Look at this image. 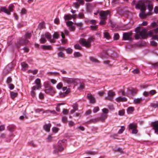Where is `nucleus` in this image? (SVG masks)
I'll list each match as a JSON object with an SVG mask.
<instances>
[{"mask_svg": "<svg viewBox=\"0 0 158 158\" xmlns=\"http://www.w3.org/2000/svg\"><path fill=\"white\" fill-rule=\"evenodd\" d=\"M147 2V0H141L139 1L135 5V8L136 9H140L141 12L139 14V16L142 19L145 18L147 17V15L145 13V11L146 9L145 3Z\"/></svg>", "mask_w": 158, "mask_h": 158, "instance_id": "obj_1", "label": "nucleus"}, {"mask_svg": "<svg viewBox=\"0 0 158 158\" xmlns=\"http://www.w3.org/2000/svg\"><path fill=\"white\" fill-rule=\"evenodd\" d=\"M94 38L93 36L89 37L87 40L81 38L79 40V43L83 46L87 48H89L91 46V43L94 42Z\"/></svg>", "mask_w": 158, "mask_h": 158, "instance_id": "obj_2", "label": "nucleus"}, {"mask_svg": "<svg viewBox=\"0 0 158 158\" xmlns=\"http://www.w3.org/2000/svg\"><path fill=\"white\" fill-rule=\"evenodd\" d=\"M31 36V33L27 32L24 36L23 39H21L19 41V44L17 45L18 48L20 47L21 45H23L27 44L29 41L28 39H30Z\"/></svg>", "mask_w": 158, "mask_h": 158, "instance_id": "obj_3", "label": "nucleus"}, {"mask_svg": "<svg viewBox=\"0 0 158 158\" xmlns=\"http://www.w3.org/2000/svg\"><path fill=\"white\" fill-rule=\"evenodd\" d=\"M148 37L147 30L145 29H143L140 32L139 34H136L135 35V38L136 40L139 39H145Z\"/></svg>", "mask_w": 158, "mask_h": 158, "instance_id": "obj_4", "label": "nucleus"}, {"mask_svg": "<svg viewBox=\"0 0 158 158\" xmlns=\"http://www.w3.org/2000/svg\"><path fill=\"white\" fill-rule=\"evenodd\" d=\"M62 141H59L57 144L55 146V149L54 150V153H58L59 152H61L64 150V149L62 144Z\"/></svg>", "mask_w": 158, "mask_h": 158, "instance_id": "obj_5", "label": "nucleus"}, {"mask_svg": "<svg viewBox=\"0 0 158 158\" xmlns=\"http://www.w3.org/2000/svg\"><path fill=\"white\" fill-rule=\"evenodd\" d=\"M107 115L106 114H102L101 116L94 119H91L90 121L95 123L100 121L102 122H104L107 117Z\"/></svg>", "mask_w": 158, "mask_h": 158, "instance_id": "obj_6", "label": "nucleus"}, {"mask_svg": "<svg viewBox=\"0 0 158 158\" xmlns=\"http://www.w3.org/2000/svg\"><path fill=\"white\" fill-rule=\"evenodd\" d=\"M14 6L13 5H10L9 6V10H7L5 7H1V10L2 12L10 15V12L13 11V8Z\"/></svg>", "mask_w": 158, "mask_h": 158, "instance_id": "obj_7", "label": "nucleus"}, {"mask_svg": "<svg viewBox=\"0 0 158 158\" xmlns=\"http://www.w3.org/2000/svg\"><path fill=\"white\" fill-rule=\"evenodd\" d=\"M115 95V93L112 90H109L107 93V96L105 97V99L112 101Z\"/></svg>", "mask_w": 158, "mask_h": 158, "instance_id": "obj_8", "label": "nucleus"}, {"mask_svg": "<svg viewBox=\"0 0 158 158\" xmlns=\"http://www.w3.org/2000/svg\"><path fill=\"white\" fill-rule=\"evenodd\" d=\"M132 34V33L131 32L124 33L123 34V40H132V39L131 38V35Z\"/></svg>", "mask_w": 158, "mask_h": 158, "instance_id": "obj_9", "label": "nucleus"}, {"mask_svg": "<svg viewBox=\"0 0 158 158\" xmlns=\"http://www.w3.org/2000/svg\"><path fill=\"white\" fill-rule=\"evenodd\" d=\"M63 92H60L59 93V95L60 97H64L66 96L70 92V89L67 88V87H63Z\"/></svg>", "mask_w": 158, "mask_h": 158, "instance_id": "obj_10", "label": "nucleus"}, {"mask_svg": "<svg viewBox=\"0 0 158 158\" xmlns=\"http://www.w3.org/2000/svg\"><path fill=\"white\" fill-rule=\"evenodd\" d=\"M110 11L109 10L106 11L102 10L99 13V15L100 16V19H107V16L109 14Z\"/></svg>", "mask_w": 158, "mask_h": 158, "instance_id": "obj_11", "label": "nucleus"}, {"mask_svg": "<svg viewBox=\"0 0 158 158\" xmlns=\"http://www.w3.org/2000/svg\"><path fill=\"white\" fill-rule=\"evenodd\" d=\"M63 81L65 83L70 85L74 83L75 81V79L73 78H69L66 77H63L62 78Z\"/></svg>", "mask_w": 158, "mask_h": 158, "instance_id": "obj_12", "label": "nucleus"}, {"mask_svg": "<svg viewBox=\"0 0 158 158\" xmlns=\"http://www.w3.org/2000/svg\"><path fill=\"white\" fill-rule=\"evenodd\" d=\"M87 97L88 99L89 100L90 103L94 104L96 102L95 98L91 94H88Z\"/></svg>", "mask_w": 158, "mask_h": 158, "instance_id": "obj_13", "label": "nucleus"}, {"mask_svg": "<svg viewBox=\"0 0 158 158\" xmlns=\"http://www.w3.org/2000/svg\"><path fill=\"white\" fill-rule=\"evenodd\" d=\"M45 92L46 94H49L51 95H52L55 93V91L53 87L51 86L48 89H45Z\"/></svg>", "mask_w": 158, "mask_h": 158, "instance_id": "obj_14", "label": "nucleus"}, {"mask_svg": "<svg viewBox=\"0 0 158 158\" xmlns=\"http://www.w3.org/2000/svg\"><path fill=\"white\" fill-rule=\"evenodd\" d=\"M45 36L47 38L48 40L51 43H55L56 42L55 40L52 39H51L52 36L51 34L48 32L47 33L45 34Z\"/></svg>", "mask_w": 158, "mask_h": 158, "instance_id": "obj_15", "label": "nucleus"}, {"mask_svg": "<svg viewBox=\"0 0 158 158\" xmlns=\"http://www.w3.org/2000/svg\"><path fill=\"white\" fill-rule=\"evenodd\" d=\"M115 100L117 102H124L127 101V99L125 97L120 96L117 98Z\"/></svg>", "mask_w": 158, "mask_h": 158, "instance_id": "obj_16", "label": "nucleus"}, {"mask_svg": "<svg viewBox=\"0 0 158 158\" xmlns=\"http://www.w3.org/2000/svg\"><path fill=\"white\" fill-rule=\"evenodd\" d=\"M152 125L156 133L158 134V121L152 123Z\"/></svg>", "mask_w": 158, "mask_h": 158, "instance_id": "obj_17", "label": "nucleus"}, {"mask_svg": "<svg viewBox=\"0 0 158 158\" xmlns=\"http://www.w3.org/2000/svg\"><path fill=\"white\" fill-rule=\"evenodd\" d=\"M51 126V123L45 124L43 127L44 129L47 132H49L50 131V128Z\"/></svg>", "mask_w": 158, "mask_h": 158, "instance_id": "obj_18", "label": "nucleus"}, {"mask_svg": "<svg viewBox=\"0 0 158 158\" xmlns=\"http://www.w3.org/2000/svg\"><path fill=\"white\" fill-rule=\"evenodd\" d=\"M35 82L37 86V89H39L41 87L40 84L41 81L40 79L39 78H37L35 80Z\"/></svg>", "mask_w": 158, "mask_h": 158, "instance_id": "obj_19", "label": "nucleus"}, {"mask_svg": "<svg viewBox=\"0 0 158 158\" xmlns=\"http://www.w3.org/2000/svg\"><path fill=\"white\" fill-rule=\"evenodd\" d=\"M41 48L45 50H52V48L50 45H42Z\"/></svg>", "mask_w": 158, "mask_h": 158, "instance_id": "obj_20", "label": "nucleus"}, {"mask_svg": "<svg viewBox=\"0 0 158 158\" xmlns=\"http://www.w3.org/2000/svg\"><path fill=\"white\" fill-rule=\"evenodd\" d=\"M21 65L22 67V69L23 71L26 70L27 68L28 67V65L25 62L21 63Z\"/></svg>", "mask_w": 158, "mask_h": 158, "instance_id": "obj_21", "label": "nucleus"}, {"mask_svg": "<svg viewBox=\"0 0 158 158\" xmlns=\"http://www.w3.org/2000/svg\"><path fill=\"white\" fill-rule=\"evenodd\" d=\"M142 98H137L135 99L133 101L134 103L135 104H139L143 101Z\"/></svg>", "mask_w": 158, "mask_h": 158, "instance_id": "obj_22", "label": "nucleus"}, {"mask_svg": "<svg viewBox=\"0 0 158 158\" xmlns=\"http://www.w3.org/2000/svg\"><path fill=\"white\" fill-rule=\"evenodd\" d=\"M64 19L65 20H70L72 19V15L70 14L65 15L64 16Z\"/></svg>", "mask_w": 158, "mask_h": 158, "instance_id": "obj_23", "label": "nucleus"}, {"mask_svg": "<svg viewBox=\"0 0 158 158\" xmlns=\"http://www.w3.org/2000/svg\"><path fill=\"white\" fill-rule=\"evenodd\" d=\"M134 110V108L133 107H129L127 110V113L128 114H131L132 113Z\"/></svg>", "mask_w": 158, "mask_h": 158, "instance_id": "obj_24", "label": "nucleus"}, {"mask_svg": "<svg viewBox=\"0 0 158 158\" xmlns=\"http://www.w3.org/2000/svg\"><path fill=\"white\" fill-rule=\"evenodd\" d=\"M52 37L53 38L52 39L55 40V39H57L59 38V35L57 32H56L54 33L52 35Z\"/></svg>", "mask_w": 158, "mask_h": 158, "instance_id": "obj_25", "label": "nucleus"}, {"mask_svg": "<svg viewBox=\"0 0 158 158\" xmlns=\"http://www.w3.org/2000/svg\"><path fill=\"white\" fill-rule=\"evenodd\" d=\"M129 127L130 129H133L136 128L137 127V126L135 123H130L129 125Z\"/></svg>", "mask_w": 158, "mask_h": 158, "instance_id": "obj_26", "label": "nucleus"}, {"mask_svg": "<svg viewBox=\"0 0 158 158\" xmlns=\"http://www.w3.org/2000/svg\"><path fill=\"white\" fill-rule=\"evenodd\" d=\"M38 28L40 30L45 28V25L44 23H41L39 24Z\"/></svg>", "mask_w": 158, "mask_h": 158, "instance_id": "obj_27", "label": "nucleus"}, {"mask_svg": "<svg viewBox=\"0 0 158 158\" xmlns=\"http://www.w3.org/2000/svg\"><path fill=\"white\" fill-rule=\"evenodd\" d=\"M15 127L14 125H10L8 127V130L12 132L14 131Z\"/></svg>", "mask_w": 158, "mask_h": 158, "instance_id": "obj_28", "label": "nucleus"}, {"mask_svg": "<svg viewBox=\"0 0 158 158\" xmlns=\"http://www.w3.org/2000/svg\"><path fill=\"white\" fill-rule=\"evenodd\" d=\"M104 38L107 39H109L110 38V37L109 33L106 32L104 33Z\"/></svg>", "mask_w": 158, "mask_h": 158, "instance_id": "obj_29", "label": "nucleus"}, {"mask_svg": "<svg viewBox=\"0 0 158 158\" xmlns=\"http://www.w3.org/2000/svg\"><path fill=\"white\" fill-rule=\"evenodd\" d=\"M90 60L93 62L95 63H99V61L96 59L92 57H89Z\"/></svg>", "mask_w": 158, "mask_h": 158, "instance_id": "obj_30", "label": "nucleus"}, {"mask_svg": "<svg viewBox=\"0 0 158 158\" xmlns=\"http://www.w3.org/2000/svg\"><path fill=\"white\" fill-rule=\"evenodd\" d=\"M73 55L75 58L78 57L82 56L80 53L78 52H74L73 53Z\"/></svg>", "mask_w": 158, "mask_h": 158, "instance_id": "obj_31", "label": "nucleus"}, {"mask_svg": "<svg viewBox=\"0 0 158 158\" xmlns=\"http://www.w3.org/2000/svg\"><path fill=\"white\" fill-rule=\"evenodd\" d=\"M18 93H15L14 92H11L10 93V95L12 98H14L16 97L17 96Z\"/></svg>", "mask_w": 158, "mask_h": 158, "instance_id": "obj_32", "label": "nucleus"}, {"mask_svg": "<svg viewBox=\"0 0 158 158\" xmlns=\"http://www.w3.org/2000/svg\"><path fill=\"white\" fill-rule=\"evenodd\" d=\"M64 104L63 103H58L57 104V106L56 108V110L58 112L60 111V105H63Z\"/></svg>", "mask_w": 158, "mask_h": 158, "instance_id": "obj_33", "label": "nucleus"}, {"mask_svg": "<svg viewBox=\"0 0 158 158\" xmlns=\"http://www.w3.org/2000/svg\"><path fill=\"white\" fill-rule=\"evenodd\" d=\"M101 19V21L99 22V24L101 25L105 24L106 23V19Z\"/></svg>", "mask_w": 158, "mask_h": 158, "instance_id": "obj_34", "label": "nucleus"}, {"mask_svg": "<svg viewBox=\"0 0 158 158\" xmlns=\"http://www.w3.org/2000/svg\"><path fill=\"white\" fill-rule=\"evenodd\" d=\"M125 129V127L124 126H121V129L118 131V133L121 134L122 133Z\"/></svg>", "mask_w": 158, "mask_h": 158, "instance_id": "obj_35", "label": "nucleus"}, {"mask_svg": "<svg viewBox=\"0 0 158 158\" xmlns=\"http://www.w3.org/2000/svg\"><path fill=\"white\" fill-rule=\"evenodd\" d=\"M119 38V36L118 33H115L114 35V39L115 40H118Z\"/></svg>", "mask_w": 158, "mask_h": 158, "instance_id": "obj_36", "label": "nucleus"}, {"mask_svg": "<svg viewBox=\"0 0 158 158\" xmlns=\"http://www.w3.org/2000/svg\"><path fill=\"white\" fill-rule=\"evenodd\" d=\"M65 50L67 52L68 54H71L73 52V50L70 48H68L65 49Z\"/></svg>", "mask_w": 158, "mask_h": 158, "instance_id": "obj_37", "label": "nucleus"}, {"mask_svg": "<svg viewBox=\"0 0 158 158\" xmlns=\"http://www.w3.org/2000/svg\"><path fill=\"white\" fill-rule=\"evenodd\" d=\"M58 56L64 58L65 56L64 54L62 52H60L58 53Z\"/></svg>", "mask_w": 158, "mask_h": 158, "instance_id": "obj_38", "label": "nucleus"}, {"mask_svg": "<svg viewBox=\"0 0 158 158\" xmlns=\"http://www.w3.org/2000/svg\"><path fill=\"white\" fill-rule=\"evenodd\" d=\"M67 26L69 27L73 25V23L71 21H68L66 22Z\"/></svg>", "mask_w": 158, "mask_h": 158, "instance_id": "obj_39", "label": "nucleus"}, {"mask_svg": "<svg viewBox=\"0 0 158 158\" xmlns=\"http://www.w3.org/2000/svg\"><path fill=\"white\" fill-rule=\"evenodd\" d=\"M40 42L41 44L45 43L46 42V40L44 37H41L40 40Z\"/></svg>", "mask_w": 158, "mask_h": 158, "instance_id": "obj_40", "label": "nucleus"}, {"mask_svg": "<svg viewBox=\"0 0 158 158\" xmlns=\"http://www.w3.org/2000/svg\"><path fill=\"white\" fill-rule=\"evenodd\" d=\"M12 78L10 77H9L7 79L6 82L7 84H9L12 82Z\"/></svg>", "mask_w": 158, "mask_h": 158, "instance_id": "obj_41", "label": "nucleus"}, {"mask_svg": "<svg viewBox=\"0 0 158 158\" xmlns=\"http://www.w3.org/2000/svg\"><path fill=\"white\" fill-rule=\"evenodd\" d=\"M86 153L87 154L91 155H94L97 154V152H96L91 151H88Z\"/></svg>", "mask_w": 158, "mask_h": 158, "instance_id": "obj_42", "label": "nucleus"}, {"mask_svg": "<svg viewBox=\"0 0 158 158\" xmlns=\"http://www.w3.org/2000/svg\"><path fill=\"white\" fill-rule=\"evenodd\" d=\"M62 122L64 123H66L67 122V118L65 116L63 117L62 118Z\"/></svg>", "mask_w": 158, "mask_h": 158, "instance_id": "obj_43", "label": "nucleus"}, {"mask_svg": "<svg viewBox=\"0 0 158 158\" xmlns=\"http://www.w3.org/2000/svg\"><path fill=\"white\" fill-rule=\"evenodd\" d=\"M125 113L124 110H122L118 111V114L121 116H123L124 115Z\"/></svg>", "mask_w": 158, "mask_h": 158, "instance_id": "obj_44", "label": "nucleus"}, {"mask_svg": "<svg viewBox=\"0 0 158 158\" xmlns=\"http://www.w3.org/2000/svg\"><path fill=\"white\" fill-rule=\"evenodd\" d=\"M62 86L63 84L62 83L60 82L57 85L56 88L57 89H60L62 87Z\"/></svg>", "mask_w": 158, "mask_h": 158, "instance_id": "obj_45", "label": "nucleus"}, {"mask_svg": "<svg viewBox=\"0 0 158 158\" xmlns=\"http://www.w3.org/2000/svg\"><path fill=\"white\" fill-rule=\"evenodd\" d=\"M74 48L77 49L81 50L82 49V48L80 46L79 44H76L74 46Z\"/></svg>", "mask_w": 158, "mask_h": 158, "instance_id": "obj_46", "label": "nucleus"}, {"mask_svg": "<svg viewBox=\"0 0 158 158\" xmlns=\"http://www.w3.org/2000/svg\"><path fill=\"white\" fill-rule=\"evenodd\" d=\"M95 25L94 26H90L91 29L92 30H96L97 29L98 26L97 25Z\"/></svg>", "mask_w": 158, "mask_h": 158, "instance_id": "obj_47", "label": "nucleus"}, {"mask_svg": "<svg viewBox=\"0 0 158 158\" xmlns=\"http://www.w3.org/2000/svg\"><path fill=\"white\" fill-rule=\"evenodd\" d=\"M29 144L30 145L33 147H36V145L35 144L33 141H31L29 142Z\"/></svg>", "mask_w": 158, "mask_h": 158, "instance_id": "obj_48", "label": "nucleus"}, {"mask_svg": "<svg viewBox=\"0 0 158 158\" xmlns=\"http://www.w3.org/2000/svg\"><path fill=\"white\" fill-rule=\"evenodd\" d=\"M102 111L103 112V114H108L109 112L108 110L106 108L103 109L102 110Z\"/></svg>", "mask_w": 158, "mask_h": 158, "instance_id": "obj_49", "label": "nucleus"}, {"mask_svg": "<svg viewBox=\"0 0 158 158\" xmlns=\"http://www.w3.org/2000/svg\"><path fill=\"white\" fill-rule=\"evenodd\" d=\"M58 128L56 127H53L52 128V131L53 132L55 133H57L58 132Z\"/></svg>", "mask_w": 158, "mask_h": 158, "instance_id": "obj_50", "label": "nucleus"}, {"mask_svg": "<svg viewBox=\"0 0 158 158\" xmlns=\"http://www.w3.org/2000/svg\"><path fill=\"white\" fill-rule=\"evenodd\" d=\"M73 109L77 110H78V105L77 104H74L73 106Z\"/></svg>", "mask_w": 158, "mask_h": 158, "instance_id": "obj_51", "label": "nucleus"}, {"mask_svg": "<svg viewBox=\"0 0 158 158\" xmlns=\"http://www.w3.org/2000/svg\"><path fill=\"white\" fill-rule=\"evenodd\" d=\"M75 124L72 121H69V127H72L74 126Z\"/></svg>", "mask_w": 158, "mask_h": 158, "instance_id": "obj_52", "label": "nucleus"}, {"mask_svg": "<svg viewBox=\"0 0 158 158\" xmlns=\"http://www.w3.org/2000/svg\"><path fill=\"white\" fill-rule=\"evenodd\" d=\"M99 110V108L98 107H95L93 110L94 113H95L98 111Z\"/></svg>", "mask_w": 158, "mask_h": 158, "instance_id": "obj_53", "label": "nucleus"}, {"mask_svg": "<svg viewBox=\"0 0 158 158\" xmlns=\"http://www.w3.org/2000/svg\"><path fill=\"white\" fill-rule=\"evenodd\" d=\"M156 91L155 90H152L149 92V94L151 95H153L156 94Z\"/></svg>", "mask_w": 158, "mask_h": 158, "instance_id": "obj_54", "label": "nucleus"}, {"mask_svg": "<svg viewBox=\"0 0 158 158\" xmlns=\"http://www.w3.org/2000/svg\"><path fill=\"white\" fill-rule=\"evenodd\" d=\"M78 17L80 19H83L84 18V14L82 13H80L78 14Z\"/></svg>", "mask_w": 158, "mask_h": 158, "instance_id": "obj_55", "label": "nucleus"}, {"mask_svg": "<svg viewBox=\"0 0 158 158\" xmlns=\"http://www.w3.org/2000/svg\"><path fill=\"white\" fill-rule=\"evenodd\" d=\"M151 44L154 46H156L157 45V43L154 41H152L151 42Z\"/></svg>", "mask_w": 158, "mask_h": 158, "instance_id": "obj_56", "label": "nucleus"}, {"mask_svg": "<svg viewBox=\"0 0 158 158\" xmlns=\"http://www.w3.org/2000/svg\"><path fill=\"white\" fill-rule=\"evenodd\" d=\"M132 73H134L135 74H137L139 73V70L138 69H134L132 71Z\"/></svg>", "mask_w": 158, "mask_h": 158, "instance_id": "obj_57", "label": "nucleus"}, {"mask_svg": "<svg viewBox=\"0 0 158 158\" xmlns=\"http://www.w3.org/2000/svg\"><path fill=\"white\" fill-rule=\"evenodd\" d=\"M73 5H74V6L77 9L78 8L80 5V4L78 3L77 2L74 3H73Z\"/></svg>", "mask_w": 158, "mask_h": 158, "instance_id": "obj_58", "label": "nucleus"}, {"mask_svg": "<svg viewBox=\"0 0 158 158\" xmlns=\"http://www.w3.org/2000/svg\"><path fill=\"white\" fill-rule=\"evenodd\" d=\"M9 88L10 90H12L14 89L15 86H14V85L13 84H10L9 85Z\"/></svg>", "mask_w": 158, "mask_h": 158, "instance_id": "obj_59", "label": "nucleus"}, {"mask_svg": "<svg viewBox=\"0 0 158 158\" xmlns=\"http://www.w3.org/2000/svg\"><path fill=\"white\" fill-rule=\"evenodd\" d=\"M44 110L42 109H37L35 110V111L36 113H39L41 111H43Z\"/></svg>", "mask_w": 158, "mask_h": 158, "instance_id": "obj_60", "label": "nucleus"}, {"mask_svg": "<svg viewBox=\"0 0 158 158\" xmlns=\"http://www.w3.org/2000/svg\"><path fill=\"white\" fill-rule=\"evenodd\" d=\"M39 98L41 99H44V94L41 93H40L39 94Z\"/></svg>", "mask_w": 158, "mask_h": 158, "instance_id": "obj_61", "label": "nucleus"}, {"mask_svg": "<svg viewBox=\"0 0 158 158\" xmlns=\"http://www.w3.org/2000/svg\"><path fill=\"white\" fill-rule=\"evenodd\" d=\"M5 130V126L2 125L0 126V131H4Z\"/></svg>", "mask_w": 158, "mask_h": 158, "instance_id": "obj_62", "label": "nucleus"}, {"mask_svg": "<svg viewBox=\"0 0 158 158\" xmlns=\"http://www.w3.org/2000/svg\"><path fill=\"white\" fill-rule=\"evenodd\" d=\"M90 23L93 24L94 25H96V21L95 20L92 19L90 21Z\"/></svg>", "mask_w": 158, "mask_h": 158, "instance_id": "obj_63", "label": "nucleus"}, {"mask_svg": "<svg viewBox=\"0 0 158 158\" xmlns=\"http://www.w3.org/2000/svg\"><path fill=\"white\" fill-rule=\"evenodd\" d=\"M154 12L156 14L158 13V7L156 6L154 9Z\"/></svg>", "mask_w": 158, "mask_h": 158, "instance_id": "obj_64", "label": "nucleus"}]
</instances>
